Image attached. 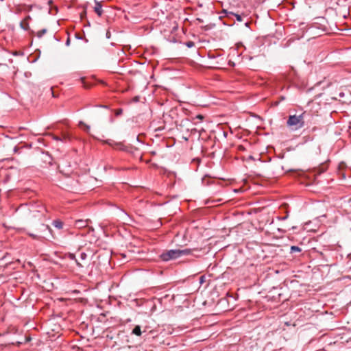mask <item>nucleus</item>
Returning <instances> with one entry per match:
<instances>
[{
    "instance_id": "22",
    "label": "nucleus",
    "mask_w": 351,
    "mask_h": 351,
    "mask_svg": "<svg viewBox=\"0 0 351 351\" xmlns=\"http://www.w3.org/2000/svg\"><path fill=\"white\" fill-rule=\"evenodd\" d=\"M86 14V11H84L82 13H81L80 16H81V19H83Z\"/></svg>"
},
{
    "instance_id": "21",
    "label": "nucleus",
    "mask_w": 351,
    "mask_h": 351,
    "mask_svg": "<svg viewBox=\"0 0 351 351\" xmlns=\"http://www.w3.org/2000/svg\"><path fill=\"white\" fill-rule=\"evenodd\" d=\"M203 118L204 117L202 114H198L194 118V119H198L199 121H202Z\"/></svg>"
},
{
    "instance_id": "20",
    "label": "nucleus",
    "mask_w": 351,
    "mask_h": 351,
    "mask_svg": "<svg viewBox=\"0 0 351 351\" xmlns=\"http://www.w3.org/2000/svg\"><path fill=\"white\" fill-rule=\"evenodd\" d=\"M86 256H87V255H86V253H84V252H82V253L80 254V258H81V259H82V260H84V259H86Z\"/></svg>"
},
{
    "instance_id": "29",
    "label": "nucleus",
    "mask_w": 351,
    "mask_h": 351,
    "mask_svg": "<svg viewBox=\"0 0 351 351\" xmlns=\"http://www.w3.org/2000/svg\"><path fill=\"white\" fill-rule=\"evenodd\" d=\"M75 38H76L77 39H82V37H81V36H80L79 35H76V36H75Z\"/></svg>"
},
{
    "instance_id": "30",
    "label": "nucleus",
    "mask_w": 351,
    "mask_h": 351,
    "mask_svg": "<svg viewBox=\"0 0 351 351\" xmlns=\"http://www.w3.org/2000/svg\"><path fill=\"white\" fill-rule=\"evenodd\" d=\"M223 134L224 137H226V136H227V133H226V132H223Z\"/></svg>"
},
{
    "instance_id": "23",
    "label": "nucleus",
    "mask_w": 351,
    "mask_h": 351,
    "mask_svg": "<svg viewBox=\"0 0 351 351\" xmlns=\"http://www.w3.org/2000/svg\"><path fill=\"white\" fill-rule=\"evenodd\" d=\"M288 217V215H286V216H284V217H279V219L280 220H285L287 219Z\"/></svg>"
},
{
    "instance_id": "28",
    "label": "nucleus",
    "mask_w": 351,
    "mask_h": 351,
    "mask_svg": "<svg viewBox=\"0 0 351 351\" xmlns=\"http://www.w3.org/2000/svg\"><path fill=\"white\" fill-rule=\"evenodd\" d=\"M56 141H61V138L60 137H58V136H54L53 138Z\"/></svg>"
},
{
    "instance_id": "10",
    "label": "nucleus",
    "mask_w": 351,
    "mask_h": 351,
    "mask_svg": "<svg viewBox=\"0 0 351 351\" xmlns=\"http://www.w3.org/2000/svg\"><path fill=\"white\" fill-rule=\"evenodd\" d=\"M20 27L21 29L24 30H28L29 29V24L28 22L25 21L24 20L21 21L20 23Z\"/></svg>"
},
{
    "instance_id": "25",
    "label": "nucleus",
    "mask_w": 351,
    "mask_h": 351,
    "mask_svg": "<svg viewBox=\"0 0 351 351\" xmlns=\"http://www.w3.org/2000/svg\"><path fill=\"white\" fill-rule=\"evenodd\" d=\"M70 42H71V41H70V38H67V40H66V43H65V44H66V46H69V45H70Z\"/></svg>"
},
{
    "instance_id": "2",
    "label": "nucleus",
    "mask_w": 351,
    "mask_h": 351,
    "mask_svg": "<svg viewBox=\"0 0 351 351\" xmlns=\"http://www.w3.org/2000/svg\"><path fill=\"white\" fill-rule=\"evenodd\" d=\"M287 125L293 130H298L302 128L304 125L303 114L300 115H291L287 120Z\"/></svg>"
},
{
    "instance_id": "17",
    "label": "nucleus",
    "mask_w": 351,
    "mask_h": 351,
    "mask_svg": "<svg viewBox=\"0 0 351 351\" xmlns=\"http://www.w3.org/2000/svg\"><path fill=\"white\" fill-rule=\"evenodd\" d=\"M230 14H232V15H234V16H235V17H236V19H237V20L238 21H242V20H243V19H242V17H241V15L237 14H234V13H233V12H230Z\"/></svg>"
},
{
    "instance_id": "8",
    "label": "nucleus",
    "mask_w": 351,
    "mask_h": 351,
    "mask_svg": "<svg viewBox=\"0 0 351 351\" xmlns=\"http://www.w3.org/2000/svg\"><path fill=\"white\" fill-rule=\"evenodd\" d=\"M112 148H114L115 149L122 150V151H125V145L122 143H117V142H115L114 146L112 147Z\"/></svg>"
},
{
    "instance_id": "9",
    "label": "nucleus",
    "mask_w": 351,
    "mask_h": 351,
    "mask_svg": "<svg viewBox=\"0 0 351 351\" xmlns=\"http://www.w3.org/2000/svg\"><path fill=\"white\" fill-rule=\"evenodd\" d=\"M132 333L137 336H141L142 333L141 326L139 325L135 326V327L132 330Z\"/></svg>"
},
{
    "instance_id": "6",
    "label": "nucleus",
    "mask_w": 351,
    "mask_h": 351,
    "mask_svg": "<svg viewBox=\"0 0 351 351\" xmlns=\"http://www.w3.org/2000/svg\"><path fill=\"white\" fill-rule=\"evenodd\" d=\"M339 5V0H330V10H334L337 15L338 14V13L337 11V7L336 6Z\"/></svg>"
},
{
    "instance_id": "27",
    "label": "nucleus",
    "mask_w": 351,
    "mask_h": 351,
    "mask_svg": "<svg viewBox=\"0 0 351 351\" xmlns=\"http://www.w3.org/2000/svg\"><path fill=\"white\" fill-rule=\"evenodd\" d=\"M106 37H107L108 38H110V32H109V31H108V32H106Z\"/></svg>"
},
{
    "instance_id": "18",
    "label": "nucleus",
    "mask_w": 351,
    "mask_h": 351,
    "mask_svg": "<svg viewBox=\"0 0 351 351\" xmlns=\"http://www.w3.org/2000/svg\"><path fill=\"white\" fill-rule=\"evenodd\" d=\"M104 143L112 147L114 146L115 142L112 140H106L104 141Z\"/></svg>"
},
{
    "instance_id": "19",
    "label": "nucleus",
    "mask_w": 351,
    "mask_h": 351,
    "mask_svg": "<svg viewBox=\"0 0 351 351\" xmlns=\"http://www.w3.org/2000/svg\"><path fill=\"white\" fill-rule=\"evenodd\" d=\"M123 112V110L121 108H119L117 110H116L115 111V115L116 116H119L122 114Z\"/></svg>"
},
{
    "instance_id": "7",
    "label": "nucleus",
    "mask_w": 351,
    "mask_h": 351,
    "mask_svg": "<svg viewBox=\"0 0 351 351\" xmlns=\"http://www.w3.org/2000/svg\"><path fill=\"white\" fill-rule=\"evenodd\" d=\"M52 225L56 228L57 229H62L63 228V223L62 221H60V219H56V220H54L53 222H52Z\"/></svg>"
},
{
    "instance_id": "26",
    "label": "nucleus",
    "mask_w": 351,
    "mask_h": 351,
    "mask_svg": "<svg viewBox=\"0 0 351 351\" xmlns=\"http://www.w3.org/2000/svg\"><path fill=\"white\" fill-rule=\"evenodd\" d=\"M193 45V43H192V42H189V43H187V46H188L189 47H192Z\"/></svg>"
},
{
    "instance_id": "12",
    "label": "nucleus",
    "mask_w": 351,
    "mask_h": 351,
    "mask_svg": "<svg viewBox=\"0 0 351 351\" xmlns=\"http://www.w3.org/2000/svg\"><path fill=\"white\" fill-rule=\"evenodd\" d=\"M47 32L46 29H43L37 32V36L41 38Z\"/></svg>"
},
{
    "instance_id": "1",
    "label": "nucleus",
    "mask_w": 351,
    "mask_h": 351,
    "mask_svg": "<svg viewBox=\"0 0 351 351\" xmlns=\"http://www.w3.org/2000/svg\"><path fill=\"white\" fill-rule=\"evenodd\" d=\"M191 252V250L190 249H184V250H180V249H175V250H168L164 253H162L160 255V257L162 261H169L170 260L176 259L179 257H181L182 256H186L190 254Z\"/></svg>"
},
{
    "instance_id": "24",
    "label": "nucleus",
    "mask_w": 351,
    "mask_h": 351,
    "mask_svg": "<svg viewBox=\"0 0 351 351\" xmlns=\"http://www.w3.org/2000/svg\"><path fill=\"white\" fill-rule=\"evenodd\" d=\"M31 19V16H27L25 17V19H24L25 21L27 22L28 20H30Z\"/></svg>"
},
{
    "instance_id": "5",
    "label": "nucleus",
    "mask_w": 351,
    "mask_h": 351,
    "mask_svg": "<svg viewBox=\"0 0 351 351\" xmlns=\"http://www.w3.org/2000/svg\"><path fill=\"white\" fill-rule=\"evenodd\" d=\"M88 222H89L88 219H87V220L79 219L75 221V226L77 228H82L86 227L88 224Z\"/></svg>"
},
{
    "instance_id": "15",
    "label": "nucleus",
    "mask_w": 351,
    "mask_h": 351,
    "mask_svg": "<svg viewBox=\"0 0 351 351\" xmlns=\"http://www.w3.org/2000/svg\"><path fill=\"white\" fill-rule=\"evenodd\" d=\"M29 235L33 238L34 239H40L42 237H43V236H38L37 234H32V233H29Z\"/></svg>"
},
{
    "instance_id": "13",
    "label": "nucleus",
    "mask_w": 351,
    "mask_h": 351,
    "mask_svg": "<svg viewBox=\"0 0 351 351\" xmlns=\"http://www.w3.org/2000/svg\"><path fill=\"white\" fill-rule=\"evenodd\" d=\"M80 125H83V126H84V129L85 130V131H86V132H89V130H90V126H89V125H86V124H85V123H84V122H82V121H80Z\"/></svg>"
},
{
    "instance_id": "32",
    "label": "nucleus",
    "mask_w": 351,
    "mask_h": 351,
    "mask_svg": "<svg viewBox=\"0 0 351 351\" xmlns=\"http://www.w3.org/2000/svg\"><path fill=\"white\" fill-rule=\"evenodd\" d=\"M77 265L82 267V265L80 263L77 262Z\"/></svg>"
},
{
    "instance_id": "31",
    "label": "nucleus",
    "mask_w": 351,
    "mask_h": 351,
    "mask_svg": "<svg viewBox=\"0 0 351 351\" xmlns=\"http://www.w3.org/2000/svg\"><path fill=\"white\" fill-rule=\"evenodd\" d=\"M339 95H340V97H343V96L344 95V94H343V93H341L339 94Z\"/></svg>"
},
{
    "instance_id": "4",
    "label": "nucleus",
    "mask_w": 351,
    "mask_h": 351,
    "mask_svg": "<svg viewBox=\"0 0 351 351\" xmlns=\"http://www.w3.org/2000/svg\"><path fill=\"white\" fill-rule=\"evenodd\" d=\"M95 5L94 7V11L99 16H101L103 14L101 3L97 0H95Z\"/></svg>"
},
{
    "instance_id": "16",
    "label": "nucleus",
    "mask_w": 351,
    "mask_h": 351,
    "mask_svg": "<svg viewBox=\"0 0 351 351\" xmlns=\"http://www.w3.org/2000/svg\"><path fill=\"white\" fill-rule=\"evenodd\" d=\"M42 227H43L44 231H47L49 232H51V229L49 226L42 224Z\"/></svg>"
},
{
    "instance_id": "3",
    "label": "nucleus",
    "mask_w": 351,
    "mask_h": 351,
    "mask_svg": "<svg viewBox=\"0 0 351 351\" xmlns=\"http://www.w3.org/2000/svg\"><path fill=\"white\" fill-rule=\"evenodd\" d=\"M29 211L32 213V216L34 218H40L44 216V213L46 211L45 208L41 204L32 205L29 208Z\"/></svg>"
},
{
    "instance_id": "14",
    "label": "nucleus",
    "mask_w": 351,
    "mask_h": 351,
    "mask_svg": "<svg viewBox=\"0 0 351 351\" xmlns=\"http://www.w3.org/2000/svg\"><path fill=\"white\" fill-rule=\"evenodd\" d=\"M70 136L69 134H63L62 137H61V141H66V140H69L70 139Z\"/></svg>"
},
{
    "instance_id": "11",
    "label": "nucleus",
    "mask_w": 351,
    "mask_h": 351,
    "mask_svg": "<svg viewBox=\"0 0 351 351\" xmlns=\"http://www.w3.org/2000/svg\"><path fill=\"white\" fill-rule=\"evenodd\" d=\"M301 248H300L298 246L293 245L290 248V253H294V252H301Z\"/></svg>"
}]
</instances>
